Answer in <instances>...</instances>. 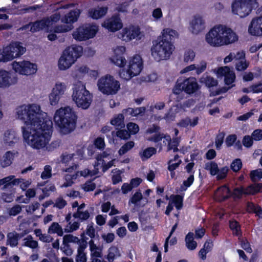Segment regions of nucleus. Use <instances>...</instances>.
<instances>
[{"label": "nucleus", "instance_id": "nucleus-58", "mask_svg": "<svg viewBox=\"0 0 262 262\" xmlns=\"http://www.w3.org/2000/svg\"><path fill=\"white\" fill-rule=\"evenodd\" d=\"M60 250L67 256H71L73 253V250L69 244L62 243Z\"/></svg>", "mask_w": 262, "mask_h": 262}, {"label": "nucleus", "instance_id": "nucleus-51", "mask_svg": "<svg viewBox=\"0 0 262 262\" xmlns=\"http://www.w3.org/2000/svg\"><path fill=\"white\" fill-rule=\"evenodd\" d=\"M249 63L245 59L238 61L235 64V69L238 71H243L249 67Z\"/></svg>", "mask_w": 262, "mask_h": 262}, {"label": "nucleus", "instance_id": "nucleus-34", "mask_svg": "<svg viewBox=\"0 0 262 262\" xmlns=\"http://www.w3.org/2000/svg\"><path fill=\"white\" fill-rule=\"evenodd\" d=\"M124 117L122 114H119L111 121V124L114 126L122 127L124 126Z\"/></svg>", "mask_w": 262, "mask_h": 262}, {"label": "nucleus", "instance_id": "nucleus-45", "mask_svg": "<svg viewBox=\"0 0 262 262\" xmlns=\"http://www.w3.org/2000/svg\"><path fill=\"white\" fill-rule=\"evenodd\" d=\"M94 145L96 148L103 150L105 145L104 138L98 137L96 138L94 141Z\"/></svg>", "mask_w": 262, "mask_h": 262}, {"label": "nucleus", "instance_id": "nucleus-35", "mask_svg": "<svg viewBox=\"0 0 262 262\" xmlns=\"http://www.w3.org/2000/svg\"><path fill=\"white\" fill-rule=\"evenodd\" d=\"M120 255L119 250L116 247H112L108 249V253L107 255V259L109 262H113L115 258Z\"/></svg>", "mask_w": 262, "mask_h": 262}, {"label": "nucleus", "instance_id": "nucleus-46", "mask_svg": "<svg viewBox=\"0 0 262 262\" xmlns=\"http://www.w3.org/2000/svg\"><path fill=\"white\" fill-rule=\"evenodd\" d=\"M119 76L122 79L126 80H128L135 76V74H133L128 69L126 70L124 69L121 70L119 72Z\"/></svg>", "mask_w": 262, "mask_h": 262}, {"label": "nucleus", "instance_id": "nucleus-5", "mask_svg": "<svg viewBox=\"0 0 262 262\" xmlns=\"http://www.w3.org/2000/svg\"><path fill=\"white\" fill-rule=\"evenodd\" d=\"M77 115L70 106L61 107L57 110L54 116L56 125L63 134H68L76 128Z\"/></svg>", "mask_w": 262, "mask_h": 262}, {"label": "nucleus", "instance_id": "nucleus-23", "mask_svg": "<svg viewBox=\"0 0 262 262\" xmlns=\"http://www.w3.org/2000/svg\"><path fill=\"white\" fill-rule=\"evenodd\" d=\"M229 188L225 185L219 187L214 192V198L217 201H224L231 196Z\"/></svg>", "mask_w": 262, "mask_h": 262}, {"label": "nucleus", "instance_id": "nucleus-12", "mask_svg": "<svg viewBox=\"0 0 262 262\" xmlns=\"http://www.w3.org/2000/svg\"><path fill=\"white\" fill-rule=\"evenodd\" d=\"M98 32L96 25L85 24L77 28L73 32V38L77 41H85L93 38Z\"/></svg>", "mask_w": 262, "mask_h": 262}, {"label": "nucleus", "instance_id": "nucleus-40", "mask_svg": "<svg viewBox=\"0 0 262 262\" xmlns=\"http://www.w3.org/2000/svg\"><path fill=\"white\" fill-rule=\"evenodd\" d=\"M102 155H99L97 156V157L96 158V159L97 161H102V171L103 173H104L105 172H106L109 168H110L111 167L113 166V165H114V160H112L109 162H108L107 163H105V161L102 159L101 160V158H102Z\"/></svg>", "mask_w": 262, "mask_h": 262}, {"label": "nucleus", "instance_id": "nucleus-18", "mask_svg": "<svg viewBox=\"0 0 262 262\" xmlns=\"http://www.w3.org/2000/svg\"><path fill=\"white\" fill-rule=\"evenodd\" d=\"M143 68V62L140 55L136 54L129 60L128 69L135 76L139 75Z\"/></svg>", "mask_w": 262, "mask_h": 262}, {"label": "nucleus", "instance_id": "nucleus-63", "mask_svg": "<svg viewBox=\"0 0 262 262\" xmlns=\"http://www.w3.org/2000/svg\"><path fill=\"white\" fill-rule=\"evenodd\" d=\"M195 57V53L191 50L187 51L184 54V61L188 62L192 61Z\"/></svg>", "mask_w": 262, "mask_h": 262}, {"label": "nucleus", "instance_id": "nucleus-26", "mask_svg": "<svg viewBox=\"0 0 262 262\" xmlns=\"http://www.w3.org/2000/svg\"><path fill=\"white\" fill-rule=\"evenodd\" d=\"M170 201L177 210H180L183 207V196L179 194H171L170 195Z\"/></svg>", "mask_w": 262, "mask_h": 262}, {"label": "nucleus", "instance_id": "nucleus-17", "mask_svg": "<svg viewBox=\"0 0 262 262\" xmlns=\"http://www.w3.org/2000/svg\"><path fill=\"white\" fill-rule=\"evenodd\" d=\"M140 34V29L139 27L130 26L122 29L120 38L125 41H129L136 38Z\"/></svg>", "mask_w": 262, "mask_h": 262}, {"label": "nucleus", "instance_id": "nucleus-27", "mask_svg": "<svg viewBox=\"0 0 262 262\" xmlns=\"http://www.w3.org/2000/svg\"><path fill=\"white\" fill-rule=\"evenodd\" d=\"M10 74L4 70H0V88L9 86Z\"/></svg>", "mask_w": 262, "mask_h": 262}, {"label": "nucleus", "instance_id": "nucleus-60", "mask_svg": "<svg viewBox=\"0 0 262 262\" xmlns=\"http://www.w3.org/2000/svg\"><path fill=\"white\" fill-rule=\"evenodd\" d=\"M228 168L226 166L222 167L220 169H218L216 175L217 179H222L226 177L228 171Z\"/></svg>", "mask_w": 262, "mask_h": 262}, {"label": "nucleus", "instance_id": "nucleus-6", "mask_svg": "<svg viewBox=\"0 0 262 262\" xmlns=\"http://www.w3.org/2000/svg\"><path fill=\"white\" fill-rule=\"evenodd\" d=\"M83 48L80 46L67 47L58 60V68L61 70L69 68L82 54Z\"/></svg>", "mask_w": 262, "mask_h": 262}, {"label": "nucleus", "instance_id": "nucleus-52", "mask_svg": "<svg viewBox=\"0 0 262 262\" xmlns=\"http://www.w3.org/2000/svg\"><path fill=\"white\" fill-rule=\"evenodd\" d=\"M52 168L50 165H46L44 170L41 174V178L42 180L48 179L52 176Z\"/></svg>", "mask_w": 262, "mask_h": 262}, {"label": "nucleus", "instance_id": "nucleus-11", "mask_svg": "<svg viewBox=\"0 0 262 262\" xmlns=\"http://www.w3.org/2000/svg\"><path fill=\"white\" fill-rule=\"evenodd\" d=\"M196 91V79L189 77L183 80L178 79L176 85L173 89V93L176 95H179L184 92L187 94H191Z\"/></svg>", "mask_w": 262, "mask_h": 262}, {"label": "nucleus", "instance_id": "nucleus-59", "mask_svg": "<svg viewBox=\"0 0 262 262\" xmlns=\"http://www.w3.org/2000/svg\"><path fill=\"white\" fill-rule=\"evenodd\" d=\"M129 6V4L127 2H123L118 5L116 8V10L120 13H126L127 12V9Z\"/></svg>", "mask_w": 262, "mask_h": 262}, {"label": "nucleus", "instance_id": "nucleus-57", "mask_svg": "<svg viewBox=\"0 0 262 262\" xmlns=\"http://www.w3.org/2000/svg\"><path fill=\"white\" fill-rule=\"evenodd\" d=\"M256 184L250 185L246 188H244V194L247 195H253L257 193Z\"/></svg>", "mask_w": 262, "mask_h": 262}, {"label": "nucleus", "instance_id": "nucleus-55", "mask_svg": "<svg viewBox=\"0 0 262 262\" xmlns=\"http://www.w3.org/2000/svg\"><path fill=\"white\" fill-rule=\"evenodd\" d=\"M96 187V185L95 183L92 182V181H88L84 184L82 189L84 191L89 192L94 190Z\"/></svg>", "mask_w": 262, "mask_h": 262}, {"label": "nucleus", "instance_id": "nucleus-9", "mask_svg": "<svg viewBox=\"0 0 262 262\" xmlns=\"http://www.w3.org/2000/svg\"><path fill=\"white\" fill-rule=\"evenodd\" d=\"M26 51L19 41L12 42L0 49V62H7L20 57Z\"/></svg>", "mask_w": 262, "mask_h": 262}, {"label": "nucleus", "instance_id": "nucleus-41", "mask_svg": "<svg viewBox=\"0 0 262 262\" xmlns=\"http://www.w3.org/2000/svg\"><path fill=\"white\" fill-rule=\"evenodd\" d=\"M18 241V234L16 233H10L8 235V242L11 247H14L17 245Z\"/></svg>", "mask_w": 262, "mask_h": 262}, {"label": "nucleus", "instance_id": "nucleus-33", "mask_svg": "<svg viewBox=\"0 0 262 262\" xmlns=\"http://www.w3.org/2000/svg\"><path fill=\"white\" fill-rule=\"evenodd\" d=\"M73 216L75 219H79L81 222H83L90 218V214L88 210L84 211H77L73 213Z\"/></svg>", "mask_w": 262, "mask_h": 262}, {"label": "nucleus", "instance_id": "nucleus-15", "mask_svg": "<svg viewBox=\"0 0 262 262\" xmlns=\"http://www.w3.org/2000/svg\"><path fill=\"white\" fill-rule=\"evenodd\" d=\"M66 89L67 86L65 83L62 82L56 83L49 95L51 105H55L58 104L59 99L64 94Z\"/></svg>", "mask_w": 262, "mask_h": 262}, {"label": "nucleus", "instance_id": "nucleus-31", "mask_svg": "<svg viewBox=\"0 0 262 262\" xmlns=\"http://www.w3.org/2000/svg\"><path fill=\"white\" fill-rule=\"evenodd\" d=\"M166 140L168 142L167 147L168 151L172 149L173 152H177L179 151L178 147L179 145V141L177 138H173L171 140L170 136H168L166 138Z\"/></svg>", "mask_w": 262, "mask_h": 262}, {"label": "nucleus", "instance_id": "nucleus-20", "mask_svg": "<svg viewBox=\"0 0 262 262\" xmlns=\"http://www.w3.org/2000/svg\"><path fill=\"white\" fill-rule=\"evenodd\" d=\"M81 14V10L75 9L70 11L61 18V21L64 24L72 25L76 22Z\"/></svg>", "mask_w": 262, "mask_h": 262}, {"label": "nucleus", "instance_id": "nucleus-1", "mask_svg": "<svg viewBox=\"0 0 262 262\" xmlns=\"http://www.w3.org/2000/svg\"><path fill=\"white\" fill-rule=\"evenodd\" d=\"M16 114L19 119L27 125H30V130L22 127L24 140L34 149H40L46 146L50 151L59 146V142L54 141L47 145L53 132V123L46 113H41L40 107L35 104L22 105L17 108Z\"/></svg>", "mask_w": 262, "mask_h": 262}, {"label": "nucleus", "instance_id": "nucleus-38", "mask_svg": "<svg viewBox=\"0 0 262 262\" xmlns=\"http://www.w3.org/2000/svg\"><path fill=\"white\" fill-rule=\"evenodd\" d=\"M135 145V143L134 141H130L124 145H123L121 148L118 150V154L120 156H122L126 154L127 151L132 149Z\"/></svg>", "mask_w": 262, "mask_h": 262}, {"label": "nucleus", "instance_id": "nucleus-7", "mask_svg": "<svg viewBox=\"0 0 262 262\" xmlns=\"http://www.w3.org/2000/svg\"><path fill=\"white\" fill-rule=\"evenodd\" d=\"M258 6V0H233L231 4V11L233 15L245 18Z\"/></svg>", "mask_w": 262, "mask_h": 262}, {"label": "nucleus", "instance_id": "nucleus-43", "mask_svg": "<svg viewBox=\"0 0 262 262\" xmlns=\"http://www.w3.org/2000/svg\"><path fill=\"white\" fill-rule=\"evenodd\" d=\"M143 199L142 193L140 190L137 191L129 200V203L137 205Z\"/></svg>", "mask_w": 262, "mask_h": 262}, {"label": "nucleus", "instance_id": "nucleus-32", "mask_svg": "<svg viewBox=\"0 0 262 262\" xmlns=\"http://www.w3.org/2000/svg\"><path fill=\"white\" fill-rule=\"evenodd\" d=\"M24 243L23 246L29 247L31 249H36L38 247V242L36 241L33 240L32 235H29L26 238H24Z\"/></svg>", "mask_w": 262, "mask_h": 262}, {"label": "nucleus", "instance_id": "nucleus-62", "mask_svg": "<svg viewBox=\"0 0 262 262\" xmlns=\"http://www.w3.org/2000/svg\"><path fill=\"white\" fill-rule=\"evenodd\" d=\"M236 136L235 135H230L227 137L225 141V144L228 147L231 146L236 140Z\"/></svg>", "mask_w": 262, "mask_h": 262}, {"label": "nucleus", "instance_id": "nucleus-8", "mask_svg": "<svg viewBox=\"0 0 262 262\" xmlns=\"http://www.w3.org/2000/svg\"><path fill=\"white\" fill-rule=\"evenodd\" d=\"M73 89V100L77 107L83 110L88 109L92 102V95L81 83L75 84Z\"/></svg>", "mask_w": 262, "mask_h": 262}, {"label": "nucleus", "instance_id": "nucleus-37", "mask_svg": "<svg viewBox=\"0 0 262 262\" xmlns=\"http://www.w3.org/2000/svg\"><path fill=\"white\" fill-rule=\"evenodd\" d=\"M73 28L72 25L62 24L55 26L54 28V32L57 33L67 32L71 30Z\"/></svg>", "mask_w": 262, "mask_h": 262}, {"label": "nucleus", "instance_id": "nucleus-39", "mask_svg": "<svg viewBox=\"0 0 262 262\" xmlns=\"http://www.w3.org/2000/svg\"><path fill=\"white\" fill-rule=\"evenodd\" d=\"M95 232L96 230L94 227V223L92 222L91 224L88 225L85 231V234L91 238L96 237L97 239H99V235L98 233H96V235Z\"/></svg>", "mask_w": 262, "mask_h": 262}, {"label": "nucleus", "instance_id": "nucleus-14", "mask_svg": "<svg viewBox=\"0 0 262 262\" xmlns=\"http://www.w3.org/2000/svg\"><path fill=\"white\" fill-rule=\"evenodd\" d=\"M102 26L112 32L120 30L123 27V24L120 14L116 13L113 15L103 23Z\"/></svg>", "mask_w": 262, "mask_h": 262}, {"label": "nucleus", "instance_id": "nucleus-36", "mask_svg": "<svg viewBox=\"0 0 262 262\" xmlns=\"http://www.w3.org/2000/svg\"><path fill=\"white\" fill-rule=\"evenodd\" d=\"M14 158V154L11 151H7L3 156V160L2 163L3 167H7L10 165Z\"/></svg>", "mask_w": 262, "mask_h": 262}, {"label": "nucleus", "instance_id": "nucleus-47", "mask_svg": "<svg viewBox=\"0 0 262 262\" xmlns=\"http://www.w3.org/2000/svg\"><path fill=\"white\" fill-rule=\"evenodd\" d=\"M194 176L191 174L186 180L183 181L182 185L181 186V189L182 191H185L189 187H190L194 181Z\"/></svg>", "mask_w": 262, "mask_h": 262}, {"label": "nucleus", "instance_id": "nucleus-64", "mask_svg": "<svg viewBox=\"0 0 262 262\" xmlns=\"http://www.w3.org/2000/svg\"><path fill=\"white\" fill-rule=\"evenodd\" d=\"M252 138L255 141L262 139V129H256L252 134Z\"/></svg>", "mask_w": 262, "mask_h": 262}, {"label": "nucleus", "instance_id": "nucleus-49", "mask_svg": "<svg viewBox=\"0 0 262 262\" xmlns=\"http://www.w3.org/2000/svg\"><path fill=\"white\" fill-rule=\"evenodd\" d=\"M230 228L234 234L238 235L241 233L240 226L238 223L235 221H231L229 224Z\"/></svg>", "mask_w": 262, "mask_h": 262}, {"label": "nucleus", "instance_id": "nucleus-21", "mask_svg": "<svg viewBox=\"0 0 262 262\" xmlns=\"http://www.w3.org/2000/svg\"><path fill=\"white\" fill-rule=\"evenodd\" d=\"M18 141L19 138L13 129H8L4 133V142L6 146H14Z\"/></svg>", "mask_w": 262, "mask_h": 262}, {"label": "nucleus", "instance_id": "nucleus-16", "mask_svg": "<svg viewBox=\"0 0 262 262\" xmlns=\"http://www.w3.org/2000/svg\"><path fill=\"white\" fill-rule=\"evenodd\" d=\"M248 33L253 36L262 35V13L252 19L248 26Z\"/></svg>", "mask_w": 262, "mask_h": 262}, {"label": "nucleus", "instance_id": "nucleus-13", "mask_svg": "<svg viewBox=\"0 0 262 262\" xmlns=\"http://www.w3.org/2000/svg\"><path fill=\"white\" fill-rule=\"evenodd\" d=\"M12 66L14 71L21 75H30L35 73L37 71L36 64L29 61H14Z\"/></svg>", "mask_w": 262, "mask_h": 262}, {"label": "nucleus", "instance_id": "nucleus-28", "mask_svg": "<svg viewBox=\"0 0 262 262\" xmlns=\"http://www.w3.org/2000/svg\"><path fill=\"white\" fill-rule=\"evenodd\" d=\"M48 232L50 234L57 233L59 236H61L63 234V232L61 226L57 222H53L48 229Z\"/></svg>", "mask_w": 262, "mask_h": 262}, {"label": "nucleus", "instance_id": "nucleus-19", "mask_svg": "<svg viewBox=\"0 0 262 262\" xmlns=\"http://www.w3.org/2000/svg\"><path fill=\"white\" fill-rule=\"evenodd\" d=\"M126 51L124 46L118 47L114 51V55L111 58L112 61L117 66L124 67L126 63V60L123 55Z\"/></svg>", "mask_w": 262, "mask_h": 262}, {"label": "nucleus", "instance_id": "nucleus-30", "mask_svg": "<svg viewBox=\"0 0 262 262\" xmlns=\"http://www.w3.org/2000/svg\"><path fill=\"white\" fill-rule=\"evenodd\" d=\"M178 125L181 127H187L188 126L194 127L196 125V117L193 118L192 121L189 117L182 119L178 123Z\"/></svg>", "mask_w": 262, "mask_h": 262}, {"label": "nucleus", "instance_id": "nucleus-61", "mask_svg": "<svg viewBox=\"0 0 262 262\" xmlns=\"http://www.w3.org/2000/svg\"><path fill=\"white\" fill-rule=\"evenodd\" d=\"M117 136L123 140H126L129 138V134L125 129H120L117 132Z\"/></svg>", "mask_w": 262, "mask_h": 262}, {"label": "nucleus", "instance_id": "nucleus-42", "mask_svg": "<svg viewBox=\"0 0 262 262\" xmlns=\"http://www.w3.org/2000/svg\"><path fill=\"white\" fill-rule=\"evenodd\" d=\"M205 168L209 170L211 175H215L218 170V167L216 163L209 162L205 164Z\"/></svg>", "mask_w": 262, "mask_h": 262}, {"label": "nucleus", "instance_id": "nucleus-44", "mask_svg": "<svg viewBox=\"0 0 262 262\" xmlns=\"http://www.w3.org/2000/svg\"><path fill=\"white\" fill-rule=\"evenodd\" d=\"M79 242V238L72 234H66L63 237V244L76 243Z\"/></svg>", "mask_w": 262, "mask_h": 262}, {"label": "nucleus", "instance_id": "nucleus-10", "mask_svg": "<svg viewBox=\"0 0 262 262\" xmlns=\"http://www.w3.org/2000/svg\"><path fill=\"white\" fill-rule=\"evenodd\" d=\"M97 85L99 90L107 95L116 94L120 88L119 82L111 75L101 77L98 80Z\"/></svg>", "mask_w": 262, "mask_h": 262}, {"label": "nucleus", "instance_id": "nucleus-3", "mask_svg": "<svg viewBox=\"0 0 262 262\" xmlns=\"http://www.w3.org/2000/svg\"><path fill=\"white\" fill-rule=\"evenodd\" d=\"M206 42L212 47L228 46L237 41L238 36L230 28L225 25H217L206 34Z\"/></svg>", "mask_w": 262, "mask_h": 262}, {"label": "nucleus", "instance_id": "nucleus-53", "mask_svg": "<svg viewBox=\"0 0 262 262\" xmlns=\"http://www.w3.org/2000/svg\"><path fill=\"white\" fill-rule=\"evenodd\" d=\"M127 128L128 131V132L131 135H135L139 130V126L137 124L133 122L128 123L127 125Z\"/></svg>", "mask_w": 262, "mask_h": 262}, {"label": "nucleus", "instance_id": "nucleus-2", "mask_svg": "<svg viewBox=\"0 0 262 262\" xmlns=\"http://www.w3.org/2000/svg\"><path fill=\"white\" fill-rule=\"evenodd\" d=\"M178 32L171 29H164L162 35L152 41L151 55L157 61L168 59L174 49L173 40L178 37Z\"/></svg>", "mask_w": 262, "mask_h": 262}, {"label": "nucleus", "instance_id": "nucleus-48", "mask_svg": "<svg viewBox=\"0 0 262 262\" xmlns=\"http://www.w3.org/2000/svg\"><path fill=\"white\" fill-rule=\"evenodd\" d=\"M250 177L253 182L262 179V170L258 169L252 170L250 173Z\"/></svg>", "mask_w": 262, "mask_h": 262}, {"label": "nucleus", "instance_id": "nucleus-24", "mask_svg": "<svg viewBox=\"0 0 262 262\" xmlns=\"http://www.w3.org/2000/svg\"><path fill=\"white\" fill-rule=\"evenodd\" d=\"M108 11L107 7H101L98 9L92 8L89 11V15L94 19H98L104 16Z\"/></svg>", "mask_w": 262, "mask_h": 262}, {"label": "nucleus", "instance_id": "nucleus-54", "mask_svg": "<svg viewBox=\"0 0 262 262\" xmlns=\"http://www.w3.org/2000/svg\"><path fill=\"white\" fill-rule=\"evenodd\" d=\"M224 137L225 134L224 133H220L217 135L215 141V145L216 149H220L221 148L223 143Z\"/></svg>", "mask_w": 262, "mask_h": 262}, {"label": "nucleus", "instance_id": "nucleus-25", "mask_svg": "<svg viewBox=\"0 0 262 262\" xmlns=\"http://www.w3.org/2000/svg\"><path fill=\"white\" fill-rule=\"evenodd\" d=\"M13 177L14 176H9L0 179V188L5 190L11 187L12 185H15L17 180L14 179L12 181Z\"/></svg>", "mask_w": 262, "mask_h": 262}, {"label": "nucleus", "instance_id": "nucleus-22", "mask_svg": "<svg viewBox=\"0 0 262 262\" xmlns=\"http://www.w3.org/2000/svg\"><path fill=\"white\" fill-rule=\"evenodd\" d=\"M50 20L48 18H43L34 22H31V28L29 31L32 33H35L42 30L49 26Z\"/></svg>", "mask_w": 262, "mask_h": 262}, {"label": "nucleus", "instance_id": "nucleus-4", "mask_svg": "<svg viewBox=\"0 0 262 262\" xmlns=\"http://www.w3.org/2000/svg\"><path fill=\"white\" fill-rule=\"evenodd\" d=\"M214 72L218 78H224L225 83L228 87H223L221 89L214 88L217 85V80L212 77H207L206 84L210 89L211 95L214 96L226 93L234 86L233 83L235 80V74L232 68L228 66L221 67L215 69Z\"/></svg>", "mask_w": 262, "mask_h": 262}, {"label": "nucleus", "instance_id": "nucleus-56", "mask_svg": "<svg viewBox=\"0 0 262 262\" xmlns=\"http://www.w3.org/2000/svg\"><path fill=\"white\" fill-rule=\"evenodd\" d=\"M22 207L19 205H15L8 210V213L10 216H16L21 212Z\"/></svg>", "mask_w": 262, "mask_h": 262}, {"label": "nucleus", "instance_id": "nucleus-50", "mask_svg": "<svg viewBox=\"0 0 262 262\" xmlns=\"http://www.w3.org/2000/svg\"><path fill=\"white\" fill-rule=\"evenodd\" d=\"M242 167V162L240 159L234 160L231 163L230 167L234 172L238 171Z\"/></svg>", "mask_w": 262, "mask_h": 262}, {"label": "nucleus", "instance_id": "nucleus-29", "mask_svg": "<svg viewBox=\"0 0 262 262\" xmlns=\"http://www.w3.org/2000/svg\"><path fill=\"white\" fill-rule=\"evenodd\" d=\"M156 152L157 149L155 148L150 147L144 149L142 152H140L139 155L142 160L144 161L156 154Z\"/></svg>", "mask_w": 262, "mask_h": 262}]
</instances>
